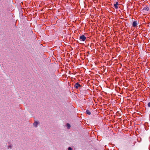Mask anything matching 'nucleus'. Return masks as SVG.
I'll list each match as a JSON object with an SVG mask.
<instances>
[{
    "instance_id": "nucleus-6",
    "label": "nucleus",
    "mask_w": 150,
    "mask_h": 150,
    "mask_svg": "<svg viewBox=\"0 0 150 150\" xmlns=\"http://www.w3.org/2000/svg\"><path fill=\"white\" fill-rule=\"evenodd\" d=\"M86 114H88V115H90L91 114V112L88 110H87L86 111Z\"/></svg>"
},
{
    "instance_id": "nucleus-5",
    "label": "nucleus",
    "mask_w": 150,
    "mask_h": 150,
    "mask_svg": "<svg viewBox=\"0 0 150 150\" xmlns=\"http://www.w3.org/2000/svg\"><path fill=\"white\" fill-rule=\"evenodd\" d=\"M38 124V122L37 121H35L33 125L34 127H37Z\"/></svg>"
},
{
    "instance_id": "nucleus-4",
    "label": "nucleus",
    "mask_w": 150,
    "mask_h": 150,
    "mask_svg": "<svg viewBox=\"0 0 150 150\" xmlns=\"http://www.w3.org/2000/svg\"><path fill=\"white\" fill-rule=\"evenodd\" d=\"M118 3L117 2L114 5V7L116 9L118 8Z\"/></svg>"
},
{
    "instance_id": "nucleus-11",
    "label": "nucleus",
    "mask_w": 150,
    "mask_h": 150,
    "mask_svg": "<svg viewBox=\"0 0 150 150\" xmlns=\"http://www.w3.org/2000/svg\"><path fill=\"white\" fill-rule=\"evenodd\" d=\"M148 105L149 107H150V102L148 103Z\"/></svg>"
},
{
    "instance_id": "nucleus-7",
    "label": "nucleus",
    "mask_w": 150,
    "mask_h": 150,
    "mask_svg": "<svg viewBox=\"0 0 150 150\" xmlns=\"http://www.w3.org/2000/svg\"><path fill=\"white\" fill-rule=\"evenodd\" d=\"M143 10H144L148 11L149 10V8H148V7H147V6H146L144 8Z\"/></svg>"
},
{
    "instance_id": "nucleus-1",
    "label": "nucleus",
    "mask_w": 150,
    "mask_h": 150,
    "mask_svg": "<svg viewBox=\"0 0 150 150\" xmlns=\"http://www.w3.org/2000/svg\"><path fill=\"white\" fill-rule=\"evenodd\" d=\"M86 39V37L83 35L81 36L79 38V40L83 41H84Z\"/></svg>"
},
{
    "instance_id": "nucleus-9",
    "label": "nucleus",
    "mask_w": 150,
    "mask_h": 150,
    "mask_svg": "<svg viewBox=\"0 0 150 150\" xmlns=\"http://www.w3.org/2000/svg\"><path fill=\"white\" fill-rule=\"evenodd\" d=\"M12 146L11 144H9L8 145V148H11Z\"/></svg>"
},
{
    "instance_id": "nucleus-10",
    "label": "nucleus",
    "mask_w": 150,
    "mask_h": 150,
    "mask_svg": "<svg viewBox=\"0 0 150 150\" xmlns=\"http://www.w3.org/2000/svg\"><path fill=\"white\" fill-rule=\"evenodd\" d=\"M68 150H72V148L70 147H69L68 148Z\"/></svg>"
},
{
    "instance_id": "nucleus-3",
    "label": "nucleus",
    "mask_w": 150,
    "mask_h": 150,
    "mask_svg": "<svg viewBox=\"0 0 150 150\" xmlns=\"http://www.w3.org/2000/svg\"><path fill=\"white\" fill-rule=\"evenodd\" d=\"M74 86L77 89L80 86V85L77 83L75 84Z\"/></svg>"
},
{
    "instance_id": "nucleus-8",
    "label": "nucleus",
    "mask_w": 150,
    "mask_h": 150,
    "mask_svg": "<svg viewBox=\"0 0 150 150\" xmlns=\"http://www.w3.org/2000/svg\"><path fill=\"white\" fill-rule=\"evenodd\" d=\"M67 128L68 129H70V125L69 124L67 123Z\"/></svg>"
},
{
    "instance_id": "nucleus-2",
    "label": "nucleus",
    "mask_w": 150,
    "mask_h": 150,
    "mask_svg": "<svg viewBox=\"0 0 150 150\" xmlns=\"http://www.w3.org/2000/svg\"><path fill=\"white\" fill-rule=\"evenodd\" d=\"M137 23L136 21H134L132 23V26L134 27H136L137 26Z\"/></svg>"
}]
</instances>
